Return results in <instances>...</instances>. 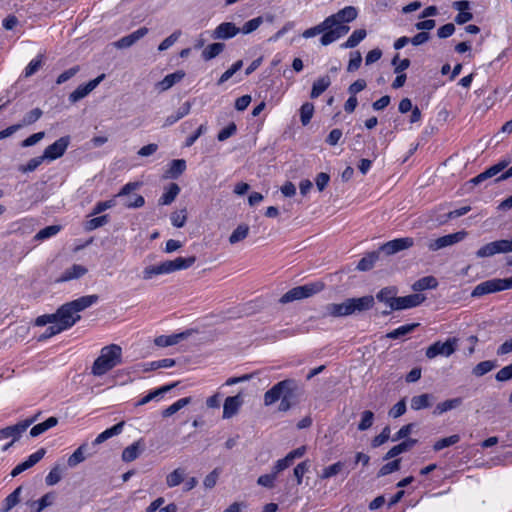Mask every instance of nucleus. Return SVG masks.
<instances>
[{
  "mask_svg": "<svg viewBox=\"0 0 512 512\" xmlns=\"http://www.w3.org/2000/svg\"><path fill=\"white\" fill-rule=\"evenodd\" d=\"M42 114H43V112L40 108H34L30 112H28L23 117L22 121L18 124L22 125V127L31 125V124L35 123L36 121H38L41 118Z\"/></svg>",
  "mask_w": 512,
  "mask_h": 512,
  "instance_id": "obj_54",
  "label": "nucleus"
},
{
  "mask_svg": "<svg viewBox=\"0 0 512 512\" xmlns=\"http://www.w3.org/2000/svg\"><path fill=\"white\" fill-rule=\"evenodd\" d=\"M239 32L240 28L234 23L223 22L212 31L211 37L214 40H228L236 36Z\"/></svg>",
  "mask_w": 512,
  "mask_h": 512,
  "instance_id": "obj_17",
  "label": "nucleus"
},
{
  "mask_svg": "<svg viewBox=\"0 0 512 512\" xmlns=\"http://www.w3.org/2000/svg\"><path fill=\"white\" fill-rule=\"evenodd\" d=\"M21 491L22 487L19 486L6 497L5 506L3 508L4 512L11 510L14 506H16L19 503Z\"/></svg>",
  "mask_w": 512,
  "mask_h": 512,
  "instance_id": "obj_52",
  "label": "nucleus"
},
{
  "mask_svg": "<svg viewBox=\"0 0 512 512\" xmlns=\"http://www.w3.org/2000/svg\"><path fill=\"white\" fill-rule=\"evenodd\" d=\"M243 66V61H236L228 70H226L218 79L217 84L222 85L226 81H228L238 70H240Z\"/></svg>",
  "mask_w": 512,
  "mask_h": 512,
  "instance_id": "obj_55",
  "label": "nucleus"
},
{
  "mask_svg": "<svg viewBox=\"0 0 512 512\" xmlns=\"http://www.w3.org/2000/svg\"><path fill=\"white\" fill-rule=\"evenodd\" d=\"M145 445L143 439H139L126 447L122 452V460L124 462H131L137 459L140 453L144 450Z\"/></svg>",
  "mask_w": 512,
  "mask_h": 512,
  "instance_id": "obj_23",
  "label": "nucleus"
},
{
  "mask_svg": "<svg viewBox=\"0 0 512 512\" xmlns=\"http://www.w3.org/2000/svg\"><path fill=\"white\" fill-rule=\"evenodd\" d=\"M180 193V187L176 183H170L166 191L159 199V205H170Z\"/></svg>",
  "mask_w": 512,
  "mask_h": 512,
  "instance_id": "obj_31",
  "label": "nucleus"
},
{
  "mask_svg": "<svg viewBox=\"0 0 512 512\" xmlns=\"http://www.w3.org/2000/svg\"><path fill=\"white\" fill-rule=\"evenodd\" d=\"M425 299V296L419 293L396 297L394 306L392 305V309L393 311H398L417 307L424 302Z\"/></svg>",
  "mask_w": 512,
  "mask_h": 512,
  "instance_id": "obj_16",
  "label": "nucleus"
},
{
  "mask_svg": "<svg viewBox=\"0 0 512 512\" xmlns=\"http://www.w3.org/2000/svg\"><path fill=\"white\" fill-rule=\"evenodd\" d=\"M417 443L416 439L408 438L398 445L393 446L384 456V460L392 459L401 453L410 450Z\"/></svg>",
  "mask_w": 512,
  "mask_h": 512,
  "instance_id": "obj_25",
  "label": "nucleus"
},
{
  "mask_svg": "<svg viewBox=\"0 0 512 512\" xmlns=\"http://www.w3.org/2000/svg\"><path fill=\"white\" fill-rule=\"evenodd\" d=\"M367 33L365 29H357L349 36L346 42L341 44V48L348 49L356 47L365 37Z\"/></svg>",
  "mask_w": 512,
  "mask_h": 512,
  "instance_id": "obj_37",
  "label": "nucleus"
},
{
  "mask_svg": "<svg viewBox=\"0 0 512 512\" xmlns=\"http://www.w3.org/2000/svg\"><path fill=\"white\" fill-rule=\"evenodd\" d=\"M38 416L39 414H36L33 417L21 421L15 425L0 429V440L7 439L9 437H12V441L18 440L21 434L38 419Z\"/></svg>",
  "mask_w": 512,
  "mask_h": 512,
  "instance_id": "obj_10",
  "label": "nucleus"
},
{
  "mask_svg": "<svg viewBox=\"0 0 512 512\" xmlns=\"http://www.w3.org/2000/svg\"><path fill=\"white\" fill-rule=\"evenodd\" d=\"M184 478L185 470L182 468H177L167 475L166 485L169 488L176 487L183 482Z\"/></svg>",
  "mask_w": 512,
  "mask_h": 512,
  "instance_id": "obj_40",
  "label": "nucleus"
},
{
  "mask_svg": "<svg viewBox=\"0 0 512 512\" xmlns=\"http://www.w3.org/2000/svg\"><path fill=\"white\" fill-rule=\"evenodd\" d=\"M124 425H125V422L121 421V422L115 424L114 426L106 429L105 431L100 433L95 438V440L93 441V445L101 444V443L105 442L106 440H108L109 438L121 434L123 431Z\"/></svg>",
  "mask_w": 512,
  "mask_h": 512,
  "instance_id": "obj_26",
  "label": "nucleus"
},
{
  "mask_svg": "<svg viewBox=\"0 0 512 512\" xmlns=\"http://www.w3.org/2000/svg\"><path fill=\"white\" fill-rule=\"evenodd\" d=\"M86 444L80 445L68 458L67 464L69 467H75L85 460Z\"/></svg>",
  "mask_w": 512,
  "mask_h": 512,
  "instance_id": "obj_43",
  "label": "nucleus"
},
{
  "mask_svg": "<svg viewBox=\"0 0 512 512\" xmlns=\"http://www.w3.org/2000/svg\"><path fill=\"white\" fill-rule=\"evenodd\" d=\"M418 325H419L418 323H412V324H406V325L400 326V327L394 329L393 331L389 332L387 334V338L398 339V338L405 336V335L411 333L412 331H414Z\"/></svg>",
  "mask_w": 512,
  "mask_h": 512,
  "instance_id": "obj_46",
  "label": "nucleus"
},
{
  "mask_svg": "<svg viewBox=\"0 0 512 512\" xmlns=\"http://www.w3.org/2000/svg\"><path fill=\"white\" fill-rule=\"evenodd\" d=\"M357 16L358 11L354 6H346L337 13L328 16L326 20L331 30L326 35L321 36V45L328 46L345 36L350 30V27L346 24L355 20Z\"/></svg>",
  "mask_w": 512,
  "mask_h": 512,
  "instance_id": "obj_2",
  "label": "nucleus"
},
{
  "mask_svg": "<svg viewBox=\"0 0 512 512\" xmlns=\"http://www.w3.org/2000/svg\"><path fill=\"white\" fill-rule=\"evenodd\" d=\"M139 182H130L122 187L116 197L123 200V205L127 208H140L145 204L143 196L133 194L132 192L140 187Z\"/></svg>",
  "mask_w": 512,
  "mask_h": 512,
  "instance_id": "obj_8",
  "label": "nucleus"
},
{
  "mask_svg": "<svg viewBox=\"0 0 512 512\" xmlns=\"http://www.w3.org/2000/svg\"><path fill=\"white\" fill-rule=\"evenodd\" d=\"M400 469V459L393 460L383 465L378 471V477H383Z\"/></svg>",
  "mask_w": 512,
  "mask_h": 512,
  "instance_id": "obj_57",
  "label": "nucleus"
},
{
  "mask_svg": "<svg viewBox=\"0 0 512 512\" xmlns=\"http://www.w3.org/2000/svg\"><path fill=\"white\" fill-rule=\"evenodd\" d=\"M380 251L379 249L377 251H372L365 255L363 258L360 259V261L357 264V270L359 271H368L373 268L376 261L379 260L380 257Z\"/></svg>",
  "mask_w": 512,
  "mask_h": 512,
  "instance_id": "obj_29",
  "label": "nucleus"
},
{
  "mask_svg": "<svg viewBox=\"0 0 512 512\" xmlns=\"http://www.w3.org/2000/svg\"><path fill=\"white\" fill-rule=\"evenodd\" d=\"M109 222L108 215H101L99 217L92 218L85 223V230L92 231L106 225Z\"/></svg>",
  "mask_w": 512,
  "mask_h": 512,
  "instance_id": "obj_51",
  "label": "nucleus"
},
{
  "mask_svg": "<svg viewBox=\"0 0 512 512\" xmlns=\"http://www.w3.org/2000/svg\"><path fill=\"white\" fill-rule=\"evenodd\" d=\"M414 244L413 238L405 237V238H397L380 246V253H384L385 255H393L402 250L408 249L412 247Z\"/></svg>",
  "mask_w": 512,
  "mask_h": 512,
  "instance_id": "obj_13",
  "label": "nucleus"
},
{
  "mask_svg": "<svg viewBox=\"0 0 512 512\" xmlns=\"http://www.w3.org/2000/svg\"><path fill=\"white\" fill-rule=\"evenodd\" d=\"M502 290L501 286V279L500 278H494L490 280H486L484 282L479 283L476 285L471 292V296L474 298L482 297L487 294L500 292Z\"/></svg>",
  "mask_w": 512,
  "mask_h": 512,
  "instance_id": "obj_14",
  "label": "nucleus"
},
{
  "mask_svg": "<svg viewBox=\"0 0 512 512\" xmlns=\"http://www.w3.org/2000/svg\"><path fill=\"white\" fill-rule=\"evenodd\" d=\"M438 286V281L433 276H425L419 280H417L412 288L414 291H423L426 289H434Z\"/></svg>",
  "mask_w": 512,
  "mask_h": 512,
  "instance_id": "obj_36",
  "label": "nucleus"
},
{
  "mask_svg": "<svg viewBox=\"0 0 512 512\" xmlns=\"http://www.w3.org/2000/svg\"><path fill=\"white\" fill-rule=\"evenodd\" d=\"M60 230H61L60 225L47 226L36 233V235L34 236V240H36V241L46 240L52 236H55L57 233L60 232Z\"/></svg>",
  "mask_w": 512,
  "mask_h": 512,
  "instance_id": "obj_45",
  "label": "nucleus"
},
{
  "mask_svg": "<svg viewBox=\"0 0 512 512\" xmlns=\"http://www.w3.org/2000/svg\"><path fill=\"white\" fill-rule=\"evenodd\" d=\"M461 404H462L461 398L448 399L446 401H443V402L437 404L433 413L440 415L444 412H447L449 410L459 407Z\"/></svg>",
  "mask_w": 512,
  "mask_h": 512,
  "instance_id": "obj_39",
  "label": "nucleus"
},
{
  "mask_svg": "<svg viewBox=\"0 0 512 512\" xmlns=\"http://www.w3.org/2000/svg\"><path fill=\"white\" fill-rule=\"evenodd\" d=\"M196 262L195 256L178 257L174 260H167L158 265L148 266L143 270V279L150 280L153 276L161 274H170L178 270H184L191 267Z\"/></svg>",
  "mask_w": 512,
  "mask_h": 512,
  "instance_id": "obj_6",
  "label": "nucleus"
},
{
  "mask_svg": "<svg viewBox=\"0 0 512 512\" xmlns=\"http://www.w3.org/2000/svg\"><path fill=\"white\" fill-rule=\"evenodd\" d=\"M344 467V463L341 461H338L326 468L323 469L321 474V479H328L335 475H337Z\"/></svg>",
  "mask_w": 512,
  "mask_h": 512,
  "instance_id": "obj_56",
  "label": "nucleus"
},
{
  "mask_svg": "<svg viewBox=\"0 0 512 512\" xmlns=\"http://www.w3.org/2000/svg\"><path fill=\"white\" fill-rule=\"evenodd\" d=\"M186 170V161L184 159L172 160L167 171L170 178H178Z\"/></svg>",
  "mask_w": 512,
  "mask_h": 512,
  "instance_id": "obj_38",
  "label": "nucleus"
},
{
  "mask_svg": "<svg viewBox=\"0 0 512 512\" xmlns=\"http://www.w3.org/2000/svg\"><path fill=\"white\" fill-rule=\"evenodd\" d=\"M309 468H310L309 460L302 461L294 468L293 474L297 480L298 485H300L302 483L303 476L309 470Z\"/></svg>",
  "mask_w": 512,
  "mask_h": 512,
  "instance_id": "obj_58",
  "label": "nucleus"
},
{
  "mask_svg": "<svg viewBox=\"0 0 512 512\" xmlns=\"http://www.w3.org/2000/svg\"><path fill=\"white\" fill-rule=\"evenodd\" d=\"M460 441V436L457 434L445 437L436 441L433 445L434 451H440L446 447L452 446Z\"/></svg>",
  "mask_w": 512,
  "mask_h": 512,
  "instance_id": "obj_50",
  "label": "nucleus"
},
{
  "mask_svg": "<svg viewBox=\"0 0 512 512\" xmlns=\"http://www.w3.org/2000/svg\"><path fill=\"white\" fill-rule=\"evenodd\" d=\"M390 432L389 426L384 427L381 433L373 438L371 443L372 447L376 448L387 442L390 438Z\"/></svg>",
  "mask_w": 512,
  "mask_h": 512,
  "instance_id": "obj_61",
  "label": "nucleus"
},
{
  "mask_svg": "<svg viewBox=\"0 0 512 512\" xmlns=\"http://www.w3.org/2000/svg\"><path fill=\"white\" fill-rule=\"evenodd\" d=\"M54 495L47 493L37 501H32L30 506V512H41L44 508L50 506L54 501Z\"/></svg>",
  "mask_w": 512,
  "mask_h": 512,
  "instance_id": "obj_35",
  "label": "nucleus"
},
{
  "mask_svg": "<svg viewBox=\"0 0 512 512\" xmlns=\"http://www.w3.org/2000/svg\"><path fill=\"white\" fill-rule=\"evenodd\" d=\"M302 390L294 379H285L273 385L264 394V405L271 406L280 400L278 411L287 412L299 402Z\"/></svg>",
  "mask_w": 512,
  "mask_h": 512,
  "instance_id": "obj_1",
  "label": "nucleus"
},
{
  "mask_svg": "<svg viewBox=\"0 0 512 512\" xmlns=\"http://www.w3.org/2000/svg\"><path fill=\"white\" fill-rule=\"evenodd\" d=\"M457 338H449L445 342L437 341L426 349V357L433 359L439 355L449 357L457 349Z\"/></svg>",
  "mask_w": 512,
  "mask_h": 512,
  "instance_id": "obj_9",
  "label": "nucleus"
},
{
  "mask_svg": "<svg viewBox=\"0 0 512 512\" xmlns=\"http://www.w3.org/2000/svg\"><path fill=\"white\" fill-rule=\"evenodd\" d=\"M175 386H176V383L162 386V387L148 393L146 396L141 398L135 405L136 406L145 405V404L149 403L150 401L156 399L157 397L162 396L165 393L169 392Z\"/></svg>",
  "mask_w": 512,
  "mask_h": 512,
  "instance_id": "obj_30",
  "label": "nucleus"
},
{
  "mask_svg": "<svg viewBox=\"0 0 512 512\" xmlns=\"http://www.w3.org/2000/svg\"><path fill=\"white\" fill-rule=\"evenodd\" d=\"M87 272L88 269L85 266L80 264H73L62 273L58 279V282H67L74 279H79L83 277Z\"/></svg>",
  "mask_w": 512,
  "mask_h": 512,
  "instance_id": "obj_22",
  "label": "nucleus"
},
{
  "mask_svg": "<svg viewBox=\"0 0 512 512\" xmlns=\"http://www.w3.org/2000/svg\"><path fill=\"white\" fill-rule=\"evenodd\" d=\"M330 85L331 79L328 75L318 78L312 85L310 97L312 99L318 98Z\"/></svg>",
  "mask_w": 512,
  "mask_h": 512,
  "instance_id": "obj_28",
  "label": "nucleus"
},
{
  "mask_svg": "<svg viewBox=\"0 0 512 512\" xmlns=\"http://www.w3.org/2000/svg\"><path fill=\"white\" fill-rule=\"evenodd\" d=\"M189 403H191V397L181 398V399L177 400L175 403H173L172 405H170L169 407H167L166 409H164L162 411V416L165 418L170 417L173 414H175L176 412H178L180 409L187 406Z\"/></svg>",
  "mask_w": 512,
  "mask_h": 512,
  "instance_id": "obj_41",
  "label": "nucleus"
},
{
  "mask_svg": "<svg viewBox=\"0 0 512 512\" xmlns=\"http://www.w3.org/2000/svg\"><path fill=\"white\" fill-rule=\"evenodd\" d=\"M497 367L495 361L486 360L478 363L472 370L473 375L481 377Z\"/></svg>",
  "mask_w": 512,
  "mask_h": 512,
  "instance_id": "obj_44",
  "label": "nucleus"
},
{
  "mask_svg": "<svg viewBox=\"0 0 512 512\" xmlns=\"http://www.w3.org/2000/svg\"><path fill=\"white\" fill-rule=\"evenodd\" d=\"M46 160L43 155L30 159L26 165L20 166L19 170L23 173L32 172L36 170L42 162Z\"/></svg>",
  "mask_w": 512,
  "mask_h": 512,
  "instance_id": "obj_59",
  "label": "nucleus"
},
{
  "mask_svg": "<svg viewBox=\"0 0 512 512\" xmlns=\"http://www.w3.org/2000/svg\"><path fill=\"white\" fill-rule=\"evenodd\" d=\"M70 144V137L63 136L56 140L53 144L47 146L43 152L46 160L53 161L64 155Z\"/></svg>",
  "mask_w": 512,
  "mask_h": 512,
  "instance_id": "obj_12",
  "label": "nucleus"
},
{
  "mask_svg": "<svg viewBox=\"0 0 512 512\" xmlns=\"http://www.w3.org/2000/svg\"><path fill=\"white\" fill-rule=\"evenodd\" d=\"M331 30L326 18L318 25L306 29L302 36L306 39L312 38L318 34L326 35Z\"/></svg>",
  "mask_w": 512,
  "mask_h": 512,
  "instance_id": "obj_34",
  "label": "nucleus"
},
{
  "mask_svg": "<svg viewBox=\"0 0 512 512\" xmlns=\"http://www.w3.org/2000/svg\"><path fill=\"white\" fill-rule=\"evenodd\" d=\"M249 233V226L246 224L239 225L230 235L229 242L230 244H236L242 240H244Z\"/></svg>",
  "mask_w": 512,
  "mask_h": 512,
  "instance_id": "obj_47",
  "label": "nucleus"
},
{
  "mask_svg": "<svg viewBox=\"0 0 512 512\" xmlns=\"http://www.w3.org/2000/svg\"><path fill=\"white\" fill-rule=\"evenodd\" d=\"M453 8L458 10L459 13L455 17V22L458 25L465 24L473 19V14L467 10L470 8V2L466 0L455 1Z\"/></svg>",
  "mask_w": 512,
  "mask_h": 512,
  "instance_id": "obj_20",
  "label": "nucleus"
},
{
  "mask_svg": "<svg viewBox=\"0 0 512 512\" xmlns=\"http://www.w3.org/2000/svg\"><path fill=\"white\" fill-rule=\"evenodd\" d=\"M225 49V44L221 42H215L212 44H209L207 47H205L202 51V58L205 61L212 60L213 58L217 57L219 54L223 52Z\"/></svg>",
  "mask_w": 512,
  "mask_h": 512,
  "instance_id": "obj_33",
  "label": "nucleus"
},
{
  "mask_svg": "<svg viewBox=\"0 0 512 512\" xmlns=\"http://www.w3.org/2000/svg\"><path fill=\"white\" fill-rule=\"evenodd\" d=\"M98 295H86L60 306L55 312L56 321L67 330L81 318L79 313L98 301Z\"/></svg>",
  "mask_w": 512,
  "mask_h": 512,
  "instance_id": "obj_3",
  "label": "nucleus"
},
{
  "mask_svg": "<svg viewBox=\"0 0 512 512\" xmlns=\"http://www.w3.org/2000/svg\"><path fill=\"white\" fill-rule=\"evenodd\" d=\"M148 33V28L141 27L129 35L120 38L114 43V46L118 49L129 48L134 45L137 41L143 38Z\"/></svg>",
  "mask_w": 512,
  "mask_h": 512,
  "instance_id": "obj_18",
  "label": "nucleus"
},
{
  "mask_svg": "<svg viewBox=\"0 0 512 512\" xmlns=\"http://www.w3.org/2000/svg\"><path fill=\"white\" fill-rule=\"evenodd\" d=\"M314 114V105L310 102H305L300 108V120L303 126L310 123Z\"/></svg>",
  "mask_w": 512,
  "mask_h": 512,
  "instance_id": "obj_49",
  "label": "nucleus"
},
{
  "mask_svg": "<svg viewBox=\"0 0 512 512\" xmlns=\"http://www.w3.org/2000/svg\"><path fill=\"white\" fill-rule=\"evenodd\" d=\"M242 404L243 399L240 394L227 397L223 404V418L229 419L233 417L237 414Z\"/></svg>",
  "mask_w": 512,
  "mask_h": 512,
  "instance_id": "obj_19",
  "label": "nucleus"
},
{
  "mask_svg": "<svg viewBox=\"0 0 512 512\" xmlns=\"http://www.w3.org/2000/svg\"><path fill=\"white\" fill-rule=\"evenodd\" d=\"M184 338H186V333H178L168 336L161 335L155 338L154 343L159 347H167L179 343V341Z\"/></svg>",
  "mask_w": 512,
  "mask_h": 512,
  "instance_id": "obj_32",
  "label": "nucleus"
},
{
  "mask_svg": "<svg viewBox=\"0 0 512 512\" xmlns=\"http://www.w3.org/2000/svg\"><path fill=\"white\" fill-rule=\"evenodd\" d=\"M323 289L324 283L320 281L307 283L305 285L297 286L287 291L279 299V302L282 304H287L296 300L306 299L321 292Z\"/></svg>",
  "mask_w": 512,
  "mask_h": 512,
  "instance_id": "obj_7",
  "label": "nucleus"
},
{
  "mask_svg": "<svg viewBox=\"0 0 512 512\" xmlns=\"http://www.w3.org/2000/svg\"><path fill=\"white\" fill-rule=\"evenodd\" d=\"M375 303L372 295L359 298H348L342 303H330L325 307V315L332 317H345L354 313H361L370 310Z\"/></svg>",
  "mask_w": 512,
  "mask_h": 512,
  "instance_id": "obj_4",
  "label": "nucleus"
},
{
  "mask_svg": "<svg viewBox=\"0 0 512 512\" xmlns=\"http://www.w3.org/2000/svg\"><path fill=\"white\" fill-rule=\"evenodd\" d=\"M191 110V103L189 101L184 102L175 113L166 117L164 121V127H169L188 115Z\"/></svg>",
  "mask_w": 512,
  "mask_h": 512,
  "instance_id": "obj_27",
  "label": "nucleus"
},
{
  "mask_svg": "<svg viewBox=\"0 0 512 512\" xmlns=\"http://www.w3.org/2000/svg\"><path fill=\"white\" fill-rule=\"evenodd\" d=\"M466 235H467V232H465V231H459L456 233L448 234V235L439 237L435 240H430L427 243V247L430 251H438L440 249L446 248L448 246H452V245L462 241Z\"/></svg>",
  "mask_w": 512,
  "mask_h": 512,
  "instance_id": "obj_11",
  "label": "nucleus"
},
{
  "mask_svg": "<svg viewBox=\"0 0 512 512\" xmlns=\"http://www.w3.org/2000/svg\"><path fill=\"white\" fill-rule=\"evenodd\" d=\"M105 78V74H101L95 79L89 81L85 85L78 86L70 95L69 100L72 103H76L86 97L90 92H92Z\"/></svg>",
  "mask_w": 512,
  "mask_h": 512,
  "instance_id": "obj_15",
  "label": "nucleus"
},
{
  "mask_svg": "<svg viewBox=\"0 0 512 512\" xmlns=\"http://www.w3.org/2000/svg\"><path fill=\"white\" fill-rule=\"evenodd\" d=\"M121 364L122 348L117 344H110L101 349L100 355L95 359L91 367V373L94 376L100 377Z\"/></svg>",
  "mask_w": 512,
  "mask_h": 512,
  "instance_id": "obj_5",
  "label": "nucleus"
},
{
  "mask_svg": "<svg viewBox=\"0 0 512 512\" xmlns=\"http://www.w3.org/2000/svg\"><path fill=\"white\" fill-rule=\"evenodd\" d=\"M263 23V18L261 16H258L256 18H253L249 21H247L243 27L240 29V31L243 33V34H250L252 33L253 31H255L256 29H258V27Z\"/></svg>",
  "mask_w": 512,
  "mask_h": 512,
  "instance_id": "obj_60",
  "label": "nucleus"
},
{
  "mask_svg": "<svg viewBox=\"0 0 512 512\" xmlns=\"http://www.w3.org/2000/svg\"><path fill=\"white\" fill-rule=\"evenodd\" d=\"M431 398L432 396L430 394H421L418 396H414L411 398V408L416 411L428 408L431 405Z\"/></svg>",
  "mask_w": 512,
  "mask_h": 512,
  "instance_id": "obj_42",
  "label": "nucleus"
},
{
  "mask_svg": "<svg viewBox=\"0 0 512 512\" xmlns=\"http://www.w3.org/2000/svg\"><path fill=\"white\" fill-rule=\"evenodd\" d=\"M237 131L236 124L234 122H231L228 126L223 128L217 135L218 141H225L231 136H233Z\"/></svg>",
  "mask_w": 512,
  "mask_h": 512,
  "instance_id": "obj_63",
  "label": "nucleus"
},
{
  "mask_svg": "<svg viewBox=\"0 0 512 512\" xmlns=\"http://www.w3.org/2000/svg\"><path fill=\"white\" fill-rule=\"evenodd\" d=\"M185 77V72L177 70L174 73L166 75L161 81L156 84V88L160 91L170 89L174 84L180 82Z\"/></svg>",
  "mask_w": 512,
  "mask_h": 512,
  "instance_id": "obj_24",
  "label": "nucleus"
},
{
  "mask_svg": "<svg viewBox=\"0 0 512 512\" xmlns=\"http://www.w3.org/2000/svg\"><path fill=\"white\" fill-rule=\"evenodd\" d=\"M496 254H499L496 241L485 244L476 252L478 258L492 257Z\"/></svg>",
  "mask_w": 512,
  "mask_h": 512,
  "instance_id": "obj_48",
  "label": "nucleus"
},
{
  "mask_svg": "<svg viewBox=\"0 0 512 512\" xmlns=\"http://www.w3.org/2000/svg\"><path fill=\"white\" fill-rule=\"evenodd\" d=\"M374 422V413L370 410H365L361 414V420L358 424L359 431H365L372 427Z\"/></svg>",
  "mask_w": 512,
  "mask_h": 512,
  "instance_id": "obj_53",
  "label": "nucleus"
},
{
  "mask_svg": "<svg viewBox=\"0 0 512 512\" xmlns=\"http://www.w3.org/2000/svg\"><path fill=\"white\" fill-rule=\"evenodd\" d=\"M398 290L395 286H387L382 288L374 298H376L379 302L386 304L390 311H393L392 304L394 305Z\"/></svg>",
  "mask_w": 512,
  "mask_h": 512,
  "instance_id": "obj_21",
  "label": "nucleus"
},
{
  "mask_svg": "<svg viewBox=\"0 0 512 512\" xmlns=\"http://www.w3.org/2000/svg\"><path fill=\"white\" fill-rule=\"evenodd\" d=\"M62 331H65L57 321H54V323H51L50 326H48L45 330V332L40 336V340H45L50 337H53Z\"/></svg>",
  "mask_w": 512,
  "mask_h": 512,
  "instance_id": "obj_62",
  "label": "nucleus"
},
{
  "mask_svg": "<svg viewBox=\"0 0 512 512\" xmlns=\"http://www.w3.org/2000/svg\"><path fill=\"white\" fill-rule=\"evenodd\" d=\"M495 378L499 382H504L512 379V364L507 365L500 369L496 375Z\"/></svg>",
  "mask_w": 512,
  "mask_h": 512,
  "instance_id": "obj_64",
  "label": "nucleus"
}]
</instances>
